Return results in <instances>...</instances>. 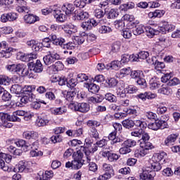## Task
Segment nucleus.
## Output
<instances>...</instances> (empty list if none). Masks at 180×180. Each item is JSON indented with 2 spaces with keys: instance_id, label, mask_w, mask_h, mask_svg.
<instances>
[{
  "instance_id": "412c9836",
  "label": "nucleus",
  "mask_w": 180,
  "mask_h": 180,
  "mask_svg": "<svg viewBox=\"0 0 180 180\" xmlns=\"http://www.w3.org/2000/svg\"><path fill=\"white\" fill-rule=\"evenodd\" d=\"M156 96L157 95L150 91L141 93L137 95V98H139V99H141V101H146V99H154V98H155Z\"/></svg>"
},
{
  "instance_id": "6e6552de",
  "label": "nucleus",
  "mask_w": 180,
  "mask_h": 180,
  "mask_svg": "<svg viewBox=\"0 0 180 180\" xmlns=\"http://www.w3.org/2000/svg\"><path fill=\"white\" fill-rule=\"evenodd\" d=\"M51 41L56 46V42L58 41V37L56 34H51L49 37L44 38L41 44V46L48 49L50 48V46H51Z\"/></svg>"
},
{
  "instance_id": "3c124183",
  "label": "nucleus",
  "mask_w": 180,
  "mask_h": 180,
  "mask_svg": "<svg viewBox=\"0 0 180 180\" xmlns=\"http://www.w3.org/2000/svg\"><path fill=\"white\" fill-rule=\"evenodd\" d=\"M115 29H118V30H122L123 27H124V20H117L114 22Z\"/></svg>"
},
{
  "instance_id": "f3484780",
  "label": "nucleus",
  "mask_w": 180,
  "mask_h": 180,
  "mask_svg": "<svg viewBox=\"0 0 180 180\" xmlns=\"http://www.w3.org/2000/svg\"><path fill=\"white\" fill-rule=\"evenodd\" d=\"M37 20H39V17L33 14H27L24 16V22L28 25H33V23H36Z\"/></svg>"
},
{
  "instance_id": "2eb2a0df",
  "label": "nucleus",
  "mask_w": 180,
  "mask_h": 180,
  "mask_svg": "<svg viewBox=\"0 0 180 180\" xmlns=\"http://www.w3.org/2000/svg\"><path fill=\"white\" fill-rule=\"evenodd\" d=\"M74 16H76L79 20H84V19H88L89 18V14L88 12L82 11L79 8L74 11Z\"/></svg>"
},
{
  "instance_id": "680f3d73",
  "label": "nucleus",
  "mask_w": 180,
  "mask_h": 180,
  "mask_svg": "<svg viewBox=\"0 0 180 180\" xmlns=\"http://www.w3.org/2000/svg\"><path fill=\"white\" fill-rule=\"evenodd\" d=\"M106 83L108 84L109 88H113L117 85L119 82L115 78H110L106 81Z\"/></svg>"
},
{
  "instance_id": "774afa93",
  "label": "nucleus",
  "mask_w": 180,
  "mask_h": 180,
  "mask_svg": "<svg viewBox=\"0 0 180 180\" xmlns=\"http://www.w3.org/2000/svg\"><path fill=\"white\" fill-rule=\"evenodd\" d=\"M122 36L124 39H130L131 37V30L126 28L122 30Z\"/></svg>"
},
{
  "instance_id": "bb28decb",
  "label": "nucleus",
  "mask_w": 180,
  "mask_h": 180,
  "mask_svg": "<svg viewBox=\"0 0 180 180\" xmlns=\"http://www.w3.org/2000/svg\"><path fill=\"white\" fill-rule=\"evenodd\" d=\"M122 124L125 129L130 130L134 127V121L130 119H126L122 121Z\"/></svg>"
},
{
  "instance_id": "dca6fc26",
  "label": "nucleus",
  "mask_w": 180,
  "mask_h": 180,
  "mask_svg": "<svg viewBox=\"0 0 180 180\" xmlns=\"http://www.w3.org/2000/svg\"><path fill=\"white\" fill-rule=\"evenodd\" d=\"M18 172H30L32 169L29 166V162L21 161L18 165Z\"/></svg>"
},
{
  "instance_id": "bf43d9fd",
  "label": "nucleus",
  "mask_w": 180,
  "mask_h": 180,
  "mask_svg": "<svg viewBox=\"0 0 180 180\" xmlns=\"http://www.w3.org/2000/svg\"><path fill=\"white\" fill-rule=\"evenodd\" d=\"M85 160H73V169H79L84 165Z\"/></svg>"
},
{
  "instance_id": "0e129e2a",
  "label": "nucleus",
  "mask_w": 180,
  "mask_h": 180,
  "mask_svg": "<svg viewBox=\"0 0 180 180\" xmlns=\"http://www.w3.org/2000/svg\"><path fill=\"white\" fill-rule=\"evenodd\" d=\"M120 41H115L112 44L111 51L112 53H117L120 50Z\"/></svg>"
},
{
  "instance_id": "de8ad7c7",
  "label": "nucleus",
  "mask_w": 180,
  "mask_h": 180,
  "mask_svg": "<svg viewBox=\"0 0 180 180\" xmlns=\"http://www.w3.org/2000/svg\"><path fill=\"white\" fill-rule=\"evenodd\" d=\"M158 92L162 95H171L172 94V89L168 86H163L158 90Z\"/></svg>"
},
{
  "instance_id": "20e7f679",
  "label": "nucleus",
  "mask_w": 180,
  "mask_h": 180,
  "mask_svg": "<svg viewBox=\"0 0 180 180\" xmlns=\"http://www.w3.org/2000/svg\"><path fill=\"white\" fill-rule=\"evenodd\" d=\"M57 60H60V55L57 53V51L54 49L49 51L47 55L43 58L46 65H51V64H53V63H55Z\"/></svg>"
},
{
  "instance_id": "c03bdc74",
  "label": "nucleus",
  "mask_w": 180,
  "mask_h": 180,
  "mask_svg": "<svg viewBox=\"0 0 180 180\" xmlns=\"http://www.w3.org/2000/svg\"><path fill=\"white\" fill-rule=\"evenodd\" d=\"M120 61L114 60L108 65V70H110V68H111L112 70H115V71H117L120 68Z\"/></svg>"
},
{
  "instance_id": "9b49d317",
  "label": "nucleus",
  "mask_w": 180,
  "mask_h": 180,
  "mask_svg": "<svg viewBox=\"0 0 180 180\" xmlns=\"http://www.w3.org/2000/svg\"><path fill=\"white\" fill-rule=\"evenodd\" d=\"M28 65L30 68H31L34 72H36L37 74L43 72V64H41L40 60H37L35 63L30 62Z\"/></svg>"
},
{
  "instance_id": "f704fd0d",
  "label": "nucleus",
  "mask_w": 180,
  "mask_h": 180,
  "mask_svg": "<svg viewBox=\"0 0 180 180\" xmlns=\"http://www.w3.org/2000/svg\"><path fill=\"white\" fill-rule=\"evenodd\" d=\"M49 120L46 117H38L37 120V124L39 127H43L44 126H47V124H49Z\"/></svg>"
},
{
  "instance_id": "58836bf2",
  "label": "nucleus",
  "mask_w": 180,
  "mask_h": 180,
  "mask_svg": "<svg viewBox=\"0 0 180 180\" xmlns=\"http://www.w3.org/2000/svg\"><path fill=\"white\" fill-rule=\"evenodd\" d=\"M91 147L92 146H89L88 145H84V146H81L80 148V151H83V153H84L87 160L88 157H90L89 155L91 153H92Z\"/></svg>"
},
{
  "instance_id": "052dcab7",
  "label": "nucleus",
  "mask_w": 180,
  "mask_h": 180,
  "mask_svg": "<svg viewBox=\"0 0 180 180\" xmlns=\"http://www.w3.org/2000/svg\"><path fill=\"white\" fill-rule=\"evenodd\" d=\"M122 147L120 148L119 152L122 155H124L126 154H129V153H131V148H128L125 145H122Z\"/></svg>"
},
{
  "instance_id": "a18cd8bd",
  "label": "nucleus",
  "mask_w": 180,
  "mask_h": 180,
  "mask_svg": "<svg viewBox=\"0 0 180 180\" xmlns=\"http://www.w3.org/2000/svg\"><path fill=\"white\" fill-rule=\"evenodd\" d=\"M140 147L145 150H147L148 151L149 150H153V148H154L153 143H151L150 142H148V141L141 142Z\"/></svg>"
},
{
  "instance_id": "473e14b6",
  "label": "nucleus",
  "mask_w": 180,
  "mask_h": 180,
  "mask_svg": "<svg viewBox=\"0 0 180 180\" xmlns=\"http://www.w3.org/2000/svg\"><path fill=\"white\" fill-rule=\"evenodd\" d=\"M89 136H90L91 139H95V140H99V132H98V129H96V128L95 127L89 129Z\"/></svg>"
},
{
  "instance_id": "37998d69",
  "label": "nucleus",
  "mask_w": 180,
  "mask_h": 180,
  "mask_svg": "<svg viewBox=\"0 0 180 180\" xmlns=\"http://www.w3.org/2000/svg\"><path fill=\"white\" fill-rule=\"evenodd\" d=\"M136 145L137 142L133 139H127L122 143V146H125L126 147H128L129 148L135 147V146Z\"/></svg>"
},
{
  "instance_id": "e2e57ef3",
  "label": "nucleus",
  "mask_w": 180,
  "mask_h": 180,
  "mask_svg": "<svg viewBox=\"0 0 180 180\" xmlns=\"http://www.w3.org/2000/svg\"><path fill=\"white\" fill-rule=\"evenodd\" d=\"M112 32V28L110 27L103 25L99 29V33L105 34L106 33H110Z\"/></svg>"
},
{
  "instance_id": "f8f14e48",
  "label": "nucleus",
  "mask_w": 180,
  "mask_h": 180,
  "mask_svg": "<svg viewBox=\"0 0 180 180\" xmlns=\"http://www.w3.org/2000/svg\"><path fill=\"white\" fill-rule=\"evenodd\" d=\"M62 11L65 12L67 16H71V15L74 16V12H75L77 9H75V7H74V5L71 4H66L63 5Z\"/></svg>"
},
{
  "instance_id": "7c9ffc66",
  "label": "nucleus",
  "mask_w": 180,
  "mask_h": 180,
  "mask_svg": "<svg viewBox=\"0 0 180 180\" xmlns=\"http://www.w3.org/2000/svg\"><path fill=\"white\" fill-rule=\"evenodd\" d=\"M103 169L106 174H109L110 175L115 176V170L113 169V167L112 165L104 163L103 165Z\"/></svg>"
},
{
  "instance_id": "72a5a7b5",
  "label": "nucleus",
  "mask_w": 180,
  "mask_h": 180,
  "mask_svg": "<svg viewBox=\"0 0 180 180\" xmlns=\"http://www.w3.org/2000/svg\"><path fill=\"white\" fill-rule=\"evenodd\" d=\"M89 91L91 94H96L99 92L100 87L96 85L95 83L87 84Z\"/></svg>"
},
{
  "instance_id": "864d4df0",
  "label": "nucleus",
  "mask_w": 180,
  "mask_h": 180,
  "mask_svg": "<svg viewBox=\"0 0 180 180\" xmlns=\"http://www.w3.org/2000/svg\"><path fill=\"white\" fill-rule=\"evenodd\" d=\"M165 14V11L163 10H155L153 12H150V15H153V18H161L162 16H164Z\"/></svg>"
},
{
  "instance_id": "79ce46f5",
  "label": "nucleus",
  "mask_w": 180,
  "mask_h": 180,
  "mask_svg": "<svg viewBox=\"0 0 180 180\" xmlns=\"http://www.w3.org/2000/svg\"><path fill=\"white\" fill-rule=\"evenodd\" d=\"M72 158L74 160L76 161H84L82 158H84V153L81 150L77 151V153H74L72 155Z\"/></svg>"
},
{
  "instance_id": "f257e3e1",
  "label": "nucleus",
  "mask_w": 180,
  "mask_h": 180,
  "mask_svg": "<svg viewBox=\"0 0 180 180\" xmlns=\"http://www.w3.org/2000/svg\"><path fill=\"white\" fill-rule=\"evenodd\" d=\"M165 157H167V153L162 152L160 153H155L153 158V162L150 165L151 169H145L142 173L140 174V180H154V177L156 174L155 172L161 171V161H165Z\"/></svg>"
},
{
  "instance_id": "a19ab883",
  "label": "nucleus",
  "mask_w": 180,
  "mask_h": 180,
  "mask_svg": "<svg viewBox=\"0 0 180 180\" xmlns=\"http://www.w3.org/2000/svg\"><path fill=\"white\" fill-rule=\"evenodd\" d=\"M106 157H108V160L110 162H113V161H117V160L120 158V156L117 154L110 152L106 153Z\"/></svg>"
},
{
  "instance_id": "49530a36",
  "label": "nucleus",
  "mask_w": 180,
  "mask_h": 180,
  "mask_svg": "<svg viewBox=\"0 0 180 180\" xmlns=\"http://www.w3.org/2000/svg\"><path fill=\"white\" fill-rule=\"evenodd\" d=\"M134 126L136 127H139V130H143L144 129H147V122L141 120H136L134 121Z\"/></svg>"
},
{
  "instance_id": "ea45409f",
  "label": "nucleus",
  "mask_w": 180,
  "mask_h": 180,
  "mask_svg": "<svg viewBox=\"0 0 180 180\" xmlns=\"http://www.w3.org/2000/svg\"><path fill=\"white\" fill-rule=\"evenodd\" d=\"M105 13L103 11V10L101 9H96L94 12V15L96 19H98V20H104L103 19V16H105Z\"/></svg>"
},
{
  "instance_id": "13d9d810",
  "label": "nucleus",
  "mask_w": 180,
  "mask_h": 180,
  "mask_svg": "<svg viewBox=\"0 0 180 180\" xmlns=\"http://www.w3.org/2000/svg\"><path fill=\"white\" fill-rule=\"evenodd\" d=\"M67 112V108L64 106L55 108L53 110V115H63Z\"/></svg>"
},
{
  "instance_id": "4be33fe9",
  "label": "nucleus",
  "mask_w": 180,
  "mask_h": 180,
  "mask_svg": "<svg viewBox=\"0 0 180 180\" xmlns=\"http://www.w3.org/2000/svg\"><path fill=\"white\" fill-rule=\"evenodd\" d=\"M12 116H16L17 117H18V116H24L23 117L24 120H26V122H27L28 120H30V119H32V117H33V114L29 113V114L26 115L25 111L18 110V111L13 112Z\"/></svg>"
},
{
  "instance_id": "6e6d98bb",
  "label": "nucleus",
  "mask_w": 180,
  "mask_h": 180,
  "mask_svg": "<svg viewBox=\"0 0 180 180\" xmlns=\"http://www.w3.org/2000/svg\"><path fill=\"white\" fill-rule=\"evenodd\" d=\"M167 85L169 86H176V85H180V80L176 77H174L173 79H170L169 80Z\"/></svg>"
},
{
  "instance_id": "e433bc0d",
  "label": "nucleus",
  "mask_w": 180,
  "mask_h": 180,
  "mask_svg": "<svg viewBox=\"0 0 180 180\" xmlns=\"http://www.w3.org/2000/svg\"><path fill=\"white\" fill-rule=\"evenodd\" d=\"M0 169L7 171V172H11V171H13V168L9 167V166H6L5 165V160H3L1 156H0Z\"/></svg>"
},
{
  "instance_id": "423d86ee",
  "label": "nucleus",
  "mask_w": 180,
  "mask_h": 180,
  "mask_svg": "<svg viewBox=\"0 0 180 180\" xmlns=\"http://www.w3.org/2000/svg\"><path fill=\"white\" fill-rule=\"evenodd\" d=\"M103 23H106V20H94L89 19L86 22H83L82 23L81 27L84 30H91L92 29V26H98V25H103Z\"/></svg>"
},
{
  "instance_id": "603ef678",
  "label": "nucleus",
  "mask_w": 180,
  "mask_h": 180,
  "mask_svg": "<svg viewBox=\"0 0 180 180\" xmlns=\"http://www.w3.org/2000/svg\"><path fill=\"white\" fill-rule=\"evenodd\" d=\"M138 57H139V59L141 60H148L150 57V53L148 51H142L138 53Z\"/></svg>"
},
{
  "instance_id": "4468645a",
  "label": "nucleus",
  "mask_w": 180,
  "mask_h": 180,
  "mask_svg": "<svg viewBox=\"0 0 180 180\" xmlns=\"http://www.w3.org/2000/svg\"><path fill=\"white\" fill-rule=\"evenodd\" d=\"M22 137L26 140H36L39 138V133L34 131H25L22 134Z\"/></svg>"
},
{
  "instance_id": "393cba45",
  "label": "nucleus",
  "mask_w": 180,
  "mask_h": 180,
  "mask_svg": "<svg viewBox=\"0 0 180 180\" xmlns=\"http://www.w3.org/2000/svg\"><path fill=\"white\" fill-rule=\"evenodd\" d=\"M63 29L65 30V32H68L69 34H72V33H75L77 32V26L72 25V23L63 25Z\"/></svg>"
},
{
  "instance_id": "9d476101",
  "label": "nucleus",
  "mask_w": 180,
  "mask_h": 180,
  "mask_svg": "<svg viewBox=\"0 0 180 180\" xmlns=\"http://www.w3.org/2000/svg\"><path fill=\"white\" fill-rule=\"evenodd\" d=\"M3 50L0 52V57L1 58H11L12 53L16 51V49L8 46L6 42V46L2 47Z\"/></svg>"
},
{
  "instance_id": "c9c22d12",
  "label": "nucleus",
  "mask_w": 180,
  "mask_h": 180,
  "mask_svg": "<svg viewBox=\"0 0 180 180\" xmlns=\"http://www.w3.org/2000/svg\"><path fill=\"white\" fill-rule=\"evenodd\" d=\"M87 162L89 164V169L92 172L98 171V165L94 162H91V157H87Z\"/></svg>"
},
{
  "instance_id": "4c0bfd02",
  "label": "nucleus",
  "mask_w": 180,
  "mask_h": 180,
  "mask_svg": "<svg viewBox=\"0 0 180 180\" xmlns=\"http://www.w3.org/2000/svg\"><path fill=\"white\" fill-rule=\"evenodd\" d=\"M22 86L19 84H13L11 87V92L12 94H15L16 95H19L22 92Z\"/></svg>"
},
{
  "instance_id": "4d7b16f0",
  "label": "nucleus",
  "mask_w": 180,
  "mask_h": 180,
  "mask_svg": "<svg viewBox=\"0 0 180 180\" xmlns=\"http://www.w3.org/2000/svg\"><path fill=\"white\" fill-rule=\"evenodd\" d=\"M86 125L88 127H90V129H92V127H99L101 126V122H98L96 120H89L86 122Z\"/></svg>"
},
{
  "instance_id": "c85d7f7f",
  "label": "nucleus",
  "mask_w": 180,
  "mask_h": 180,
  "mask_svg": "<svg viewBox=\"0 0 180 180\" xmlns=\"http://www.w3.org/2000/svg\"><path fill=\"white\" fill-rule=\"evenodd\" d=\"M104 99L110 102V103H116L117 102V97L112 93H107L105 94Z\"/></svg>"
},
{
  "instance_id": "6ab92c4d",
  "label": "nucleus",
  "mask_w": 180,
  "mask_h": 180,
  "mask_svg": "<svg viewBox=\"0 0 180 180\" xmlns=\"http://www.w3.org/2000/svg\"><path fill=\"white\" fill-rule=\"evenodd\" d=\"M174 29H175V26L172 25L169 22H165L163 27H159V30L160 31V33H162V34H165L167 32H172Z\"/></svg>"
},
{
  "instance_id": "aec40b11",
  "label": "nucleus",
  "mask_w": 180,
  "mask_h": 180,
  "mask_svg": "<svg viewBox=\"0 0 180 180\" xmlns=\"http://www.w3.org/2000/svg\"><path fill=\"white\" fill-rule=\"evenodd\" d=\"M37 58V55L36 53H30V54H21L20 56V60L25 63H30L32 60H36Z\"/></svg>"
},
{
  "instance_id": "1a4fd4ad",
  "label": "nucleus",
  "mask_w": 180,
  "mask_h": 180,
  "mask_svg": "<svg viewBox=\"0 0 180 180\" xmlns=\"http://www.w3.org/2000/svg\"><path fill=\"white\" fill-rule=\"evenodd\" d=\"M72 109H75L77 112H81V113H86L89 112V104L86 103H76L72 105Z\"/></svg>"
},
{
  "instance_id": "f03ea898",
  "label": "nucleus",
  "mask_w": 180,
  "mask_h": 180,
  "mask_svg": "<svg viewBox=\"0 0 180 180\" xmlns=\"http://www.w3.org/2000/svg\"><path fill=\"white\" fill-rule=\"evenodd\" d=\"M0 120L2 122L4 127L11 129L13 124L9 122H20L21 119L19 117L15 115H11L8 113L0 112Z\"/></svg>"
},
{
  "instance_id": "a878e982",
  "label": "nucleus",
  "mask_w": 180,
  "mask_h": 180,
  "mask_svg": "<svg viewBox=\"0 0 180 180\" xmlns=\"http://www.w3.org/2000/svg\"><path fill=\"white\" fill-rule=\"evenodd\" d=\"M136 6V4L131 1L127 4H122L120 6V9L122 12H127L129 9H133Z\"/></svg>"
},
{
  "instance_id": "39448f33",
  "label": "nucleus",
  "mask_w": 180,
  "mask_h": 180,
  "mask_svg": "<svg viewBox=\"0 0 180 180\" xmlns=\"http://www.w3.org/2000/svg\"><path fill=\"white\" fill-rule=\"evenodd\" d=\"M32 91H33V89H32V86H28L27 90L24 91L20 97V103L21 105H26V103H29V102L33 101L34 96Z\"/></svg>"
},
{
  "instance_id": "b1692460",
  "label": "nucleus",
  "mask_w": 180,
  "mask_h": 180,
  "mask_svg": "<svg viewBox=\"0 0 180 180\" xmlns=\"http://www.w3.org/2000/svg\"><path fill=\"white\" fill-rule=\"evenodd\" d=\"M145 30H146V34H147V36H148V37H151V36H155V35L160 34V33H161L160 31V27H158L157 30H155L151 27H145Z\"/></svg>"
},
{
  "instance_id": "338daca9",
  "label": "nucleus",
  "mask_w": 180,
  "mask_h": 180,
  "mask_svg": "<svg viewBox=\"0 0 180 180\" xmlns=\"http://www.w3.org/2000/svg\"><path fill=\"white\" fill-rule=\"evenodd\" d=\"M74 5L76 6V8H79V9H82V8H85V5H86V3L84 1V0L82 1L81 0H75L74 1Z\"/></svg>"
},
{
  "instance_id": "8fccbe9b",
  "label": "nucleus",
  "mask_w": 180,
  "mask_h": 180,
  "mask_svg": "<svg viewBox=\"0 0 180 180\" xmlns=\"http://www.w3.org/2000/svg\"><path fill=\"white\" fill-rule=\"evenodd\" d=\"M54 18L58 22H64L65 20V15L63 14L60 11H56Z\"/></svg>"
},
{
  "instance_id": "cd10ccee",
  "label": "nucleus",
  "mask_w": 180,
  "mask_h": 180,
  "mask_svg": "<svg viewBox=\"0 0 180 180\" xmlns=\"http://www.w3.org/2000/svg\"><path fill=\"white\" fill-rule=\"evenodd\" d=\"M17 147H21L24 150L27 151V148L30 147V144L26 142V141L23 139H20L17 142H15Z\"/></svg>"
},
{
  "instance_id": "5701e85b",
  "label": "nucleus",
  "mask_w": 180,
  "mask_h": 180,
  "mask_svg": "<svg viewBox=\"0 0 180 180\" xmlns=\"http://www.w3.org/2000/svg\"><path fill=\"white\" fill-rule=\"evenodd\" d=\"M178 138V135L176 134H170L169 135L167 139L165 141V144L167 147H169L170 146H172L174 143L176 141V139Z\"/></svg>"
},
{
  "instance_id": "7ed1b4c3",
  "label": "nucleus",
  "mask_w": 180,
  "mask_h": 180,
  "mask_svg": "<svg viewBox=\"0 0 180 180\" xmlns=\"http://www.w3.org/2000/svg\"><path fill=\"white\" fill-rule=\"evenodd\" d=\"M168 120V116H166V119L165 120H162V118L160 120H156L154 122H150L148 127V129H150L151 130H164V129H168V122L167 121Z\"/></svg>"
},
{
  "instance_id": "a211bd4d",
  "label": "nucleus",
  "mask_w": 180,
  "mask_h": 180,
  "mask_svg": "<svg viewBox=\"0 0 180 180\" xmlns=\"http://www.w3.org/2000/svg\"><path fill=\"white\" fill-rule=\"evenodd\" d=\"M27 45L31 47L32 51H40L41 49V44L37 43L34 39L27 41Z\"/></svg>"
},
{
  "instance_id": "5fc2aeb1",
  "label": "nucleus",
  "mask_w": 180,
  "mask_h": 180,
  "mask_svg": "<svg viewBox=\"0 0 180 180\" xmlns=\"http://www.w3.org/2000/svg\"><path fill=\"white\" fill-rule=\"evenodd\" d=\"M117 16H119V13H117V11L112 8L108 12V19H115V18H117Z\"/></svg>"
},
{
  "instance_id": "c756f323",
  "label": "nucleus",
  "mask_w": 180,
  "mask_h": 180,
  "mask_svg": "<svg viewBox=\"0 0 180 180\" xmlns=\"http://www.w3.org/2000/svg\"><path fill=\"white\" fill-rule=\"evenodd\" d=\"M145 30H146V27H144L142 25H136L135 28H134L132 32L135 36H140V34H142V33H143Z\"/></svg>"
},
{
  "instance_id": "ddd939ff",
  "label": "nucleus",
  "mask_w": 180,
  "mask_h": 180,
  "mask_svg": "<svg viewBox=\"0 0 180 180\" xmlns=\"http://www.w3.org/2000/svg\"><path fill=\"white\" fill-rule=\"evenodd\" d=\"M77 92H75L74 90L67 91V94H64V96L66 101L69 102L70 108L75 104V103H74V98H75Z\"/></svg>"
},
{
  "instance_id": "0eeeda50",
  "label": "nucleus",
  "mask_w": 180,
  "mask_h": 180,
  "mask_svg": "<svg viewBox=\"0 0 180 180\" xmlns=\"http://www.w3.org/2000/svg\"><path fill=\"white\" fill-rule=\"evenodd\" d=\"M56 46H59V47H61V49H63L64 50H74L75 49V44L70 42L65 41V39L63 37H58V42H55Z\"/></svg>"
},
{
  "instance_id": "69168bd1",
  "label": "nucleus",
  "mask_w": 180,
  "mask_h": 180,
  "mask_svg": "<svg viewBox=\"0 0 180 180\" xmlns=\"http://www.w3.org/2000/svg\"><path fill=\"white\" fill-rule=\"evenodd\" d=\"M77 82H84L85 81H88V76L84 73H79L77 77Z\"/></svg>"
},
{
  "instance_id": "09e8293b",
  "label": "nucleus",
  "mask_w": 180,
  "mask_h": 180,
  "mask_svg": "<svg viewBox=\"0 0 180 180\" xmlns=\"http://www.w3.org/2000/svg\"><path fill=\"white\" fill-rule=\"evenodd\" d=\"M2 101L4 102H8V101H11L12 98V95H11V93L8 92V91L4 90L3 93L1 95Z\"/></svg>"
},
{
  "instance_id": "2f4dec72",
  "label": "nucleus",
  "mask_w": 180,
  "mask_h": 180,
  "mask_svg": "<svg viewBox=\"0 0 180 180\" xmlns=\"http://www.w3.org/2000/svg\"><path fill=\"white\" fill-rule=\"evenodd\" d=\"M14 72H18V74H21V75H24L27 72V68H25L24 65L22 64L15 65Z\"/></svg>"
}]
</instances>
